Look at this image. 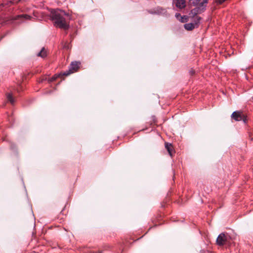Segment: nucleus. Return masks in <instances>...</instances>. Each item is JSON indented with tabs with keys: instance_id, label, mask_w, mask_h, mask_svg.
Masks as SVG:
<instances>
[{
	"instance_id": "obj_8",
	"label": "nucleus",
	"mask_w": 253,
	"mask_h": 253,
	"mask_svg": "<svg viewBox=\"0 0 253 253\" xmlns=\"http://www.w3.org/2000/svg\"><path fill=\"white\" fill-rule=\"evenodd\" d=\"M165 148L167 150L168 152H169V155L172 157V153L173 151V146L171 143H168V142H165Z\"/></svg>"
},
{
	"instance_id": "obj_15",
	"label": "nucleus",
	"mask_w": 253,
	"mask_h": 253,
	"mask_svg": "<svg viewBox=\"0 0 253 253\" xmlns=\"http://www.w3.org/2000/svg\"><path fill=\"white\" fill-rule=\"evenodd\" d=\"M194 22L193 23H196L197 24V27H199V23L200 20H201V17L200 16H197V15L194 17Z\"/></svg>"
},
{
	"instance_id": "obj_11",
	"label": "nucleus",
	"mask_w": 253,
	"mask_h": 253,
	"mask_svg": "<svg viewBox=\"0 0 253 253\" xmlns=\"http://www.w3.org/2000/svg\"><path fill=\"white\" fill-rule=\"evenodd\" d=\"M37 56L45 58L47 56V51L44 47H42L41 50L37 54Z\"/></svg>"
},
{
	"instance_id": "obj_3",
	"label": "nucleus",
	"mask_w": 253,
	"mask_h": 253,
	"mask_svg": "<svg viewBox=\"0 0 253 253\" xmlns=\"http://www.w3.org/2000/svg\"><path fill=\"white\" fill-rule=\"evenodd\" d=\"M81 65V62L78 61L72 62L69 67V70L62 73L63 76H67L70 74L77 72Z\"/></svg>"
},
{
	"instance_id": "obj_9",
	"label": "nucleus",
	"mask_w": 253,
	"mask_h": 253,
	"mask_svg": "<svg viewBox=\"0 0 253 253\" xmlns=\"http://www.w3.org/2000/svg\"><path fill=\"white\" fill-rule=\"evenodd\" d=\"M175 5L180 9L184 8L186 6V1L185 0H177Z\"/></svg>"
},
{
	"instance_id": "obj_20",
	"label": "nucleus",
	"mask_w": 253,
	"mask_h": 253,
	"mask_svg": "<svg viewBox=\"0 0 253 253\" xmlns=\"http://www.w3.org/2000/svg\"><path fill=\"white\" fill-rule=\"evenodd\" d=\"M195 71L193 69H191L189 71V74L191 76L194 75L195 74Z\"/></svg>"
},
{
	"instance_id": "obj_19",
	"label": "nucleus",
	"mask_w": 253,
	"mask_h": 253,
	"mask_svg": "<svg viewBox=\"0 0 253 253\" xmlns=\"http://www.w3.org/2000/svg\"><path fill=\"white\" fill-rule=\"evenodd\" d=\"M181 15H180V13H176L175 14V17L176 18L179 20V19H180L181 17Z\"/></svg>"
},
{
	"instance_id": "obj_17",
	"label": "nucleus",
	"mask_w": 253,
	"mask_h": 253,
	"mask_svg": "<svg viewBox=\"0 0 253 253\" xmlns=\"http://www.w3.org/2000/svg\"><path fill=\"white\" fill-rule=\"evenodd\" d=\"M57 76L52 77L50 79H48V83H51V82L54 81L57 79Z\"/></svg>"
},
{
	"instance_id": "obj_16",
	"label": "nucleus",
	"mask_w": 253,
	"mask_h": 253,
	"mask_svg": "<svg viewBox=\"0 0 253 253\" xmlns=\"http://www.w3.org/2000/svg\"><path fill=\"white\" fill-rule=\"evenodd\" d=\"M188 20V16L186 15H184L181 16L180 19H179V21H180L182 23L187 22Z\"/></svg>"
},
{
	"instance_id": "obj_5",
	"label": "nucleus",
	"mask_w": 253,
	"mask_h": 253,
	"mask_svg": "<svg viewBox=\"0 0 253 253\" xmlns=\"http://www.w3.org/2000/svg\"><path fill=\"white\" fill-rule=\"evenodd\" d=\"M227 236L224 233L220 234L216 239V244L218 246H223L227 242Z\"/></svg>"
},
{
	"instance_id": "obj_14",
	"label": "nucleus",
	"mask_w": 253,
	"mask_h": 253,
	"mask_svg": "<svg viewBox=\"0 0 253 253\" xmlns=\"http://www.w3.org/2000/svg\"><path fill=\"white\" fill-rule=\"evenodd\" d=\"M199 2L197 0H189V4L191 6H196L199 4Z\"/></svg>"
},
{
	"instance_id": "obj_12",
	"label": "nucleus",
	"mask_w": 253,
	"mask_h": 253,
	"mask_svg": "<svg viewBox=\"0 0 253 253\" xmlns=\"http://www.w3.org/2000/svg\"><path fill=\"white\" fill-rule=\"evenodd\" d=\"M20 1H21V0H9V1H7V2L5 3H2L1 5L3 6H6V5L9 6V5H10L11 4H15L18 3Z\"/></svg>"
},
{
	"instance_id": "obj_13",
	"label": "nucleus",
	"mask_w": 253,
	"mask_h": 253,
	"mask_svg": "<svg viewBox=\"0 0 253 253\" xmlns=\"http://www.w3.org/2000/svg\"><path fill=\"white\" fill-rule=\"evenodd\" d=\"M7 99L9 102H10L11 104H13L14 103V99L13 98L12 95L11 93H8L7 94Z\"/></svg>"
},
{
	"instance_id": "obj_6",
	"label": "nucleus",
	"mask_w": 253,
	"mask_h": 253,
	"mask_svg": "<svg viewBox=\"0 0 253 253\" xmlns=\"http://www.w3.org/2000/svg\"><path fill=\"white\" fill-rule=\"evenodd\" d=\"M204 11L201 9L198 6L196 5V7L192 9L189 13L190 17L191 18L195 17L197 14H201Z\"/></svg>"
},
{
	"instance_id": "obj_10",
	"label": "nucleus",
	"mask_w": 253,
	"mask_h": 253,
	"mask_svg": "<svg viewBox=\"0 0 253 253\" xmlns=\"http://www.w3.org/2000/svg\"><path fill=\"white\" fill-rule=\"evenodd\" d=\"M208 2V0H203L202 2L199 3L197 5L202 10L205 11L206 9L207 4Z\"/></svg>"
},
{
	"instance_id": "obj_1",
	"label": "nucleus",
	"mask_w": 253,
	"mask_h": 253,
	"mask_svg": "<svg viewBox=\"0 0 253 253\" xmlns=\"http://www.w3.org/2000/svg\"><path fill=\"white\" fill-rule=\"evenodd\" d=\"M50 17L54 21V25L55 27L64 30H67L69 29L71 16L68 13L59 9H52L50 11Z\"/></svg>"
},
{
	"instance_id": "obj_23",
	"label": "nucleus",
	"mask_w": 253,
	"mask_h": 253,
	"mask_svg": "<svg viewBox=\"0 0 253 253\" xmlns=\"http://www.w3.org/2000/svg\"><path fill=\"white\" fill-rule=\"evenodd\" d=\"M149 12L150 13H151V14H156V13H157V12H155V11H154H154H153L152 10H151V11H149Z\"/></svg>"
},
{
	"instance_id": "obj_7",
	"label": "nucleus",
	"mask_w": 253,
	"mask_h": 253,
	"mask_svg": "<svg viewBox=\"0 0 253 253\" xmlns=\"http://www.w3.org/2000/svg\"><path fill=\"white\" fill-rule=\"evenodd\" d=\"M184 28L188 31H191L197 27V24L196 23H190L184 24Z\"/></svg>"
},
{
	"instance_id": "obj_4",
	"label": "nucleus",
	"mask_w": 253,
	"mask_h": 253,
	"mask_svg": "<svg viewBox=\"0 0 253 253\" xmlns=\"http://www.w3.org/2000/svg\"><path fill=\"white\" fill-rule=\"evenodd\" d=\"M231 118L236 121L242 120L244 123H246L247 120L246 116L243 114V112L240 111L233 112L231 115Z\"/></svg>"
},
{
	"instance_id": "obj_22",
	"label": "nucleus",
	"mask_w": 253,
	"mask_h": 253,
	"mask_svg": "<svg viewBox=\"0 0 253 253\" xmlns=\"http://www.w3.org/2000/svg\"><path fill=\"white\" fill-rule=\"evenodd\" d=\"M102 252L101 251H97V252H95V251H90V253H101Z\"/></svg>"
},
{
	"instance_id": "obj_21",
	"label": "nucleus",
	"mask_w": 253,
	"mask_h": 253,
	"mask_svg": "<svg viewBox=\"0 0 253 253\" xmlns=\"http://www.w3.org/2000/svg\"><path fill=\"white\" fill-rule=\"evenodd\" d=\"M201 253H211V252L208 250H202L201 251Z\"/></svg>"
},
{
	"instance_id": "obj_18",
	"label": "nucleus",
	"mask_w": 253,
	"mask_h": 253,
	"mask_svg": "<svg viewBox=\"0 0 253 253\" xmlns=\"http://www.w3.org/2000/svg\"><path fill=\"white\" fill-rule=\"evenodd\" d=\"M226 0H215V2L217 4H221L223 3Z\"/></svg>"
},
{
	"instance_id": "obj_24",
	"label": "nucleus",
	"mask_w": 253,
	"mask_h": 253,
	"mask_svg": "<svg viewBox=\"0 0 253 253\" xmlns=\"http://www.w3.org/2000/svg\"><path fill=\"white\" fill-rule=\"evenodd\" d=\"M197 0L198 1L200 2L201 0Z\"/></svg>"
},
{
	"instance_id": "obj_2",
	"label": "nucleus",
	"mask_w": 253,
	"mask_h": 253,
	"mask_svg": "<svg viewBox=\"0 0 253 253\" xmlns=\"http://www.w3.org/2000/svg\"><path fill=\"white\" fill-rule=\"evenodd\" d=\"M31 18V17L27 14H21L18 15L16 16H10L6 18L5 19H3V18L0 16V20L2 19L3 20L2 23L4 24H6L7 23H13V22L15 20H20L21 21H23L26 20H30Z\"/></svg>"
}]
</instances>
